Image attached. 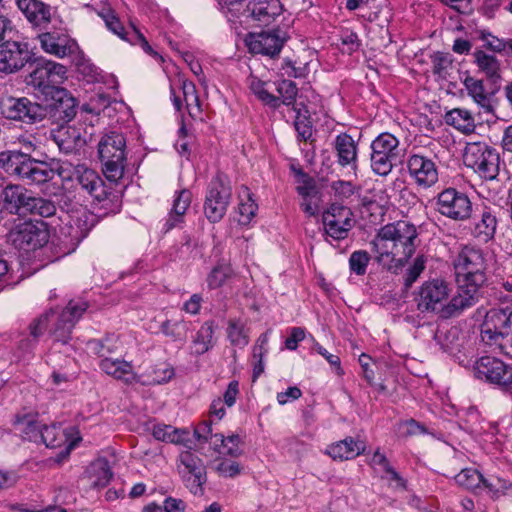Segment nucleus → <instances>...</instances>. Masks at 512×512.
I'll return each instance as SVG.
<instances>
[{"label":"nucleus","mask_w":512,"mask_h":512,"mask_svg":"<svg viewBox=\"0 0 512 512\" xmlns=\"http://www.w3.org/2000/svg\"><path fill=\"white\" fill-rule=\"evenodd\" d=\"M452 266L456 293L442 309V316L445 319L458 316L476 305L488 283L486 255L483 249L476 245H462L452 260Z\"/></svg>","instance_id":"obj_1"},{"label":"nucleus","mask_w":512,"mask_h":512,"mask_svg":"<svg viewBox=\"0 0 512 512\" xmlns=\"http://www.w3.org/2000/svg\"><path fill=\"white\" fill-rule=\"evenodd\" d=\"M414 224L399 220L382 226L371 241L375 260L388 271L397 273L413 256L418 246Z\"/></svg>","instance_id":"obj_2"},{"label":"nucleus","mask_w":512,"mask_h":512,"mask_svg":"<svg viewBox=\"0 0 512 512\" xmlns=\"http://www.w3.org/2000/svg\"><path fill=\"white\" fill-rule=\"evenodd\" d=\"M18 149L0 152V167L9 175L17 177L27 185L40 186L52 181L56 171L43 160L32 157L39 141L33 134H21L14 140Z\"/></svg>","instance_id":"obj_3"},{"label":"nucleus","mask_w":512,"mask_h":512,"mask_svg":"<svg viewBox=\"0 0 512 512\" xmlns=\"http://www.w3.org/2000/svg\"><path fill=\"white\" fill-rule=\"evenodd\" d=\"M125 147L124 135L116 131L104 134L99 141L98 154L108 181L116 182L123 177L126 163Z\"/></svg>","instance_id":"obj_4"},{"label":"nucleus","mask_w":512,"mask_h":512,"mask_svg":"<svg viewBox=\"0 0 512 512\" xmlns=\"http://www.w3.org/2000/svg\"><path fill=\"white\" fill-rule=\"evenodd\" d=\"M464 164L481 178L494 180L499 174L500 155L497 150L483 142L468 143L463 155Z\"/></svg>","instance_id":"obj_5"},{"label":"nucleus","mask_w":512,"mask_h":512,"mask_svg":"<svg viewBox=\"0 0 512 512\" xmlns=\"http://www.w3.org/2000/svg\"><path fill=\"white\" fill-rule=\"evenodd\" d=\"M281 0H248L236 22L252 28H265L274 24L283 14Z\"/></svg>","instance_id":"obj_6"},{"label":"nucleus","mask_w":512,"mask_h":512,"mask_svg":"<svg viewBox=\"0 0 512 512\" xmlns=\"http://www.w3.org/2000/svg\"><path fill=\"white\" fill-rule=\"evenodd\" d=\"M33 65L35 66L27 76L26 83L37 90L42 97L59 88L58 85L67 78V69L60 63L35 57Z\"/></svg>","instance_id":"obj_7"},{"label":"nucleus","mask_w":512,"mask_h":512,"mask_svg":"<svg viewBox=\"0 0 512 512\" xmlns=\"http://www.w3.org/2000/svg\"><path fill=\"white\" fill-rule=\"evenodd\" d=\"M231 195L228 177L218 172L208 185L204 202V214L211 223H217L224 217Z\"/></svg>","instance_id":"obj_8"},{"label":"nucleus","mask_w":512,"mask_h":512,"mask_svg":"<svg viewBox=\"0 0 512 512\" xmlns=\"http://www.w3.org/2000/svg\"><path fill=\"white\" fill-rule=\"evenodd\" d=\"M12 245L19 249L34 251L45 246L50 238L49 226L42 220L25 221L16 225L8 234Z\"/></svg>","instance_id":"obj_9"},{"label":"nucleus","mask_w":512,"mask_h":512,"mask_svg":"<svg viewBox=\"0 0 512 512\" xmlns=\"http://www.w3.org/2000/svg\"><path fill=\"white\" fill-rule=\"evenodd\" d=\"M371 169L379 176H387L399 159V140L391 133L379 134L371 143Z\"/></svg>","instance_id":"obj_10"},{"label":"nucleus","mask_w":512,"mask_h":512,"mask_svg":"<svg viewBox=\"0 0 512 512\" xmlns=\"http://www.w3.org/2000/svg\"><path fill=\"white\" fill-rule=\"evenodd\" d=\"M435 210L457 222L470 220L474 211L469 196L453 187L446 188L437 194Z\"/></svg>","instance_id":"obj_11"},{"label":"nucleus","mask_w":512,"mask_h":512,"mask_svg":"<svg viewBox=\"0 0 512 512\" xmlns=\"http://www.w3.org/2000/svg\"><path fill=\"white\" fill-rule=\"evenodd\" d=\"M35 62V53L26 41L6 40L0 43V72L14 74Z\"/></svg>","instance_id":"obj_12"},{"label":"nucleus","mask_w":512,"mask_h":512,"mask_svg":"<svg viewBox=\"0 0 512 512\" xmlns=\"http://www.w3.org/2000/svg\"><path fill=\"white\" fill-rule=\"evenodd\" d=\"M47 110V118L55 123H69L78 111V101L70 91L59 87L42 98Z\"/></svg>","instance_id":"obj_13"},{"label":"nucleus","mask_w":512,"mask_h":512,"mask_svg":"<svg viewBox=\"0 0 512 512\" xmlns=\"http://www.w3.org/2000/svg\"><path fill=\"white\" fill-rule=\"evenodd\" d=\"M476 378L512 391V367L501 359L483 356L473 365Z\"/></svg>","instance_id":"obj_14"},{"label":"nucleus","mask_w":512,"mask_h":512,"mask_svg":"<svg viewBox=\"0 0 512 512\" xmlns=\"http://www.w3.org/2000/svg\"><path fill=\"white\" fill-rule=\"evenodd\" d=\"M450 293L449 284L443 279L425 281L419 288L415 302L421 313L437 312L442 318L443 302Z\"/></svg>","instance_id":"obj_15"},{"label":"nucleus","mask_w":512,"mask_h":512,"mask_svg":"<svg viewBox=\"0 0 512 512\" xmlns=\"http://www.w3.org/2000/svg\"><path fill=\"white\" fill-rule=\"evenodd\" d=\"M179 462L181 464V466H178L179 474L186 488L194 495H203V486L207 481L203 460L195 453L187 450L179 455Z\"/></svg>","instance_id":"obj_16"},{"label":"nucleus","mask_w":512,"mask_h":512,"mask_svg":"<svg viewBox=\"0 0 512 512\" xmlns=\"http://www.w3.org/2000/svg\"><path fill=\"white\" fill-rule=\"evenodd\" d=\"M322 221L325 233L334 240L347 238L354 225L351 209L336 203L331 204L323 213Z\"/></svg>","instance_id":"obj_17"},{"label":"nucleus","mask_w":512,"mask_h":512,"mask_svg":"<svg viewBox=\"0 0 512 512\" xmlns=\"http://www.w3.org/2000/svg\"><path fill=\"white\" fill-rule=\"evenodd\" d=\"M86 309V303H75L73 301H70L57 317L56 311L52 309L54 311V316L50 318L48 324L52 320H55L54 327L51 330V334L55 341L62 344H67L69 342L75 323L79 320Z\"/></svg>","instance_id":"obj_18"},{"label":"nucleus","mask_w":512,"mask_h":512,"mask_svg":"<svg viewBox=\"0 0 512 512\" xmlns=\"http://www.w3.org/2000/svg\"><path fill=\"white\" fill-rule=\"evenodd\" d=\"M471 219L469 231L474 239L483 243L494 239L498 227L497 212L494 208L485 205L476 207Z\"/></svg>","instance_id":"obj_19"},{"label":"nucleus","mask_w":512,"mask_h":512,"mask_svg":"<svg viewBox=\"0 0 512 512\" xmlns=\"http://www.w3.org/2000/svg\"><path fill=\"white\" fill-rule=\"evenodd\" d=\"M7 118L34 124L47 118L45 102H33L26 97L13 99L7 107Z\"/></svg>","instance_id":"obj_20"},{"label":"nucleus","mask_w":512,"mask_h":512,"mask_svg":"<svg viewBox=\"0 0 512 512\" xmlns=\"http://www.w3.org/2000/svg\"><path fill=\"white\" fill-rule=\"evenodd\" d=\"M41 48L49 54L59 58H64L75 52L77 44L65 29L54 28L51 31H45L38 35Z\"/></svg>","instance_id":"obj_21"},{"label":"nucleus","mask_w":512,"mask_h":512,"mask_svg":"<svg viewBox=\"0 0 512 512\" xmlns=\"http://www.w3.org/2000/svg\"><path fill=\"white\" fill-rule=\"evenodd\" d=\"M117 182L109 181L106 184L101 179L100 184H97L90 194L94 199V208L102 211L101 215L103 216L116 214L121 210L122 196L121 192L115 187Z\"/></svg>","instance_id":"obj_22"},{"label":"nucleus","mask_w":512,"mask_h":512,"mask_svg":"<svg viewBox=\"0 0 512 512\" xmlns=\"http://www.w3.org/2000/svg\"><path fill=\"white\" fill-rule=\"evenodd\" d=\"M286 38L281 35L280 29L250 33L246 40L249 51L270 57L278 55Z\"/></svg>","instance_id":"obj_23"},{"label":"nucleus","mask_w":512,"mask_h":512,"mask_svg":"<svg viewBox=\"0 0 512 512\" xmlns=\"http://www.w3.org/2000/svg\"><path fill=\"white\" fill-rule=\"evenodd\" d=\"M55 171L63 180L76 181L89 195L102 179L93 169L84 164L74 165L68 161L63 162Z\"/></svg>","instance_id":"obj_24"},{"label":"nucleus","mask_w":512,"mask_h":512,"mask_svg":"<svg viewBox=\"0 0 512 512\" xmlns=\"http://www.w3.org/2000/svg\"><path fill=\"white\" fill-rule=\"evenodd\" d=\"M409 175L418 186L431 187L438 181V170L432 158L422 154H411L407 160Z\"/></svg>","instance_id":"obj_25"},{"label":"nucleus","mask_w":512,"mask_h":512,"mask_svg":"<svg viewBox=\"0 0 512 512\" xmlns=\"http://www.w3.org/2000/svg\"><path fill=\"white\" fill-rule=\"evenodd\" d=\"M32 193L20 184H8L0 190V200L7 214L26 216Z\"/></svg>","instance_id":"obj_26"},{"label":"nucleus","mask_w":512,"mask_h":512,"mask_svg":"<svg viewBox=\"0 0 512 512\" xmlns=\"http://www.w3.org/2000/svg\"><path fill=\"white\" fill-rule=\"evenodd\" d=\"M18 9L35 28L46 30L55 21L53 8L41 0H15Z\"/></svg>","instance_id":"obj_27"},{"label":"nucleus","mask_w":512,"mask_h":512,"mask_svg":"<svg viewBox=\"0 0 512 512\" xmlns=\"http://www.w3.org/2000/svg\"><path fill=\"white\" fill-rule=\"evenodd\" d=\"M60 125L51 131V139L58 146L59 150L65 154L78 152L86 143L81 132L74 126Z\"/></svg>","instance_id":"obj_28"},{"label":"nucleus","mask_w":512,"mask_h":512,"mask_svg":"<svg viewBox=\"0 0 512 512\" xmlns=\"http://www.w3.org/2000/svg\"><path fill=\"white\" fill-rule=\"evenodd\" d=\"M334 149L337 155V163L341 167H349L354 174L358 168V145L348 133H340L336 136Z\"/></svg>","instance_id":"obj_29"},{"label":"nucleus","mask_w":512,"mask_h":512,"mask_svg":"<svg viewBox=\"0 0 512 512\" xmlns=\"http://www.w3.org/2000/svg\"><path fill=\"white\" fill-rule=\"evenodd\" d=\"M99 366L103 372L126 384L139 382V376L133 371L130 362L119 359H101Z\"/></svg>","instance_id":"obj_30"},{"label":"nucleus","mask_w":512,"mask_h":512,"mask_svg":"<svg viewBox=\"0 0 512 512\" xmlns=\"http://www.w3.org/2000/svg\"><path fill=\"white\" fill-rule=\"evenodd\" d=\"M366 445L362 440L346 437L328 446L327 454L334 460H350L365 452Z\"/></svg>","instance_id":"obj_31"},{"label":"nucleus","mask_w":512,"mask_h":512,"mask_svg":"<svg viewBox=\"0 0 512 512\" xmlns=\"http://www.w3.org/2000/svg\"><path fill=\"white\" fill-rule=\"evenodd\" d=\"M191 199L192 194L188 189H182L177 192V195L173 201L172 209L163 225V231L165 233L169 232L178 226V224L183 222L184 214L190 206Z\"/></svg>","instance_id":"obj_32"},{"label":"nucleus","mask_w":512,"mask_h":512,"mask_svg":"<svg viewBox=\"0 0 512 512\" xmlns=\"http://www.w3.org/2000/svg\"><path fill=\"white\" fill-rule=\"evenodd\" d=\"M498 319L495 309H490L485 316V320L482 324L481 339L482 341L492 347L497 346L503 353V341L505 340L502 331L494 323V320Z\"/></svg>","instance_id":"obj_33"},{"label":"nucleus","mask_w":512,"mask_h":512,"mask_svg":"<svg viewBox=\"0 0 512 512\" xmlns=\"http://www.w3.org/2000/svg\"><path fill=\"white\" fill-rule=\"evenodd\" d=\"M53 316L54 311L51 308L39 317L35 318L29 325V335L31 338L21 339L19 342V348L24 351L31 350L38 342L39 337L48 328V322Z\"/></svg>","instance_id":"obj_34"},{"label":"nucleus","mask_w":512,"mask_h":512,"mask_svg":"<svg viewBox=\"0 0 512 512\" xmlns=\"http://www.w3.org/2000/svg\"><path fill=\"white\" fill-rule=\"evenodd\" d=\"M473 56L474 63L489 80L495 83L501 79L500 62L496 56L487 54L481 49H476L473 53Z\"/></svg>","instance_id":"obj_35"},{"label":"nucleus","mask_w":512,"mask_h":512,"mask_svg":"<svg viewBox=\"0 0 512 512\" xmlns=\"http://www.w3.org/2000/svg\"><path fill=\"white\" fill-rule=\"evenodd\" d=\"M497 318L494 323L500 328L505 338L503 341V354L512 358V309L494 308Z\"/></svg>","instance_id":"obj_36"},{"label":"nucleus","mask_w":512,"mask_h":512,"mask_svg":"<svg viewBox=\"0 0 512 512\" xmlns=\"http://www.w3.org/2000/svg\"><path fill=\"white\" fill-rule=\"evenodd\" d=\"M445 123L453 126L464 134H470L475 130L474 118L468 110L455 108L444 116Z\"/></svg>","instance_id":"obj_37"},{"label":"nucleus","mask_w":512,"mask_h":512,"mask_svg":"<svg viewBox=\"0 0 512 512\" xmlns=\"http://www.w3.org/2000/svg\"><path fill=\"white\" fill-rule=\"evenodd\" d=\"M296 113L294 128L297 132V138L300 141H308L313 135V124L308 108L303 103H298L293 107Z\"/></svg>","instance_id":"obj_38"},{"label":"nucleus","mask_w":512,"mask_h":512,"mask_svg":"<svg viewBox=\"0 0 512 512\" xmlns=\"http://www.w3.org/2000/svg\"><path fill=\"white\" fill-rule=\"evenodd\" d=\"M89 472L95 478L92 483L93 488L106 487L113 477L109 461L105 457L94 460L89 466Z\"/></svg>","instance_id":"obj_39"},{"label":"nucleus","mask_w":512,"mask_h":512,"mask_svg":"<svg viewBox=\"0 0 512 512\" xmlns=\"http://www.w3.org/2000/svg\"><path fill=\"white\" fill-rule=\"evenodd\" d=\"M214 325L211 321H206L197 331L193 339V353L197 356L208 352L213 346Z\"/></svg>","instance_id":"obj_40"},{"label":"nucleus","mask_w":512,"mask_h":512,"mask_svg":"<svg viewBox=\"0 0 512 512\" xmlns=\"http://www.w3.org/2000/svg\"><path fill=\"white\" fill-rule=\"evenodd\" d=\"M189 324V322H186L183 319H168L161 324L160 330L173 342L184 344L187 340Z\"/></svg>","instance_id":"obj_41"},{"label":"nucleus","mask_w":512,"mask_h":512,"mask_svg":"<svg viewBox=\"0 0 512 512\" xmlns=\"http://www.w3.org/2000/svg\"><path fill=\"white\" fill-rule=\"evenodd\" d=\"M464 86L468 94L482 108L489 109L491 107L490 96L486 93L482 80L467 76L464 80Z\"/></svg>","instance_id":"obj_42"},{"label":"nucleus","mask_w":512,"mask_h":512,"mask_svg":"<svg viewBox=\"0 0 512 512\" xmlns=\"http://www.w3.org/2000/svg\"><path fill=\"white\" fill-rule=\"evenodd\" d=\"M14 424L23 426L21 431L24 439L36 443L40 442V434H42V428H44V424L36 421L33 416L17 415Z\"/></svg>","instance_id":"obj_43"},{"label":"nucleus","mask_w":512,"mask_h":512,"mask_svg":"<svg viewBox=\"0 0 512 512\" xmlns=\"http://www.w3.org/2000/svg\"><path fill=\"white\" fill-rule=\"evenodd\" d=\"M432 72L438 78L446 80L450 75L454 59L450 53L437 51L431 56Z\"/></svg>","instance_id":"obj_44"},{"label":"nucleus","mask_w":512,"mask_h":512,"mask_svg":"<svg viewBox=\"0 0 512 512\" xmlns=\"http://www.w3.org/2000/svg\"><path fill=\"white\" fill-rule=\"evenodd\" d=\"M98 16L103 19L106 27L115 35L120 37L123 40L130 39L128 37L129 33L125 31L123 24L121 23L119 17L115 13V11L110 7H103L101 10L97 12Z\"/></svg>","instance_id":"obj_45"},{"label":"nucleus","mask_w":512,"mask_h":512,"mask_svg":"<svg viewBox=\"0 0 512 512\" xmlns=\"http://www.w3.org/2000/svg\"><path fill=\"white\" fill-rule=\"evenodd\" d=\"M266 83L256 77L250 80L249 88L252 93L264 104L272 109H278L280 102L277 96L270 93L266 88Z\"/></svg>","instance_id":"obj_46"},{"label":"nucleus","mask_w":512,"mask_h":512,"mask_svg":"<svg viewBox=\"0 0 512 512\" xmlns=\"http://www.w3.org/2000/svg\"><path fill=\"white\" fill-rule=\"evenodd\" d=\"M234 275L233 269L228 263H218L209 273L207 284L210 289L223 286Z\"/></svg>","instance_id":"obj_47"},{"label":"nucleus","mask_w":512,"mask_h":512,"mask_svg":"<svg viewBox=\"0 0 512 512\" xmlns=\"http://www.w3.org/2000/svg\"><path fill=\"white\" fill-rule=\"evenodd\" d=\"M56 213V206L53 201L42 197H36L31 195L28 207L27 215L33 214L41 217H51Z\"/></svg>","instance_id":"obj_48"},{"label":"nucleus","mask_w":512,"mask_h":512,"mask_svg":"<svg viewBox=\"0 0 512 512\" xmlns=\"http://www.w3.org/2000/svg\"><path fill=\"white\" fill-rule=\"evenodd\" d=\"M276 90L279 94L278 99L281 105L293 107L297 105L296 97L298 94V88L295 82L288 79H283L276 83Z\"/></svg>","instance_id":"obj_49"},{"label":"nucleus","mask_w":512,"mask_h":512,"mask_svg":"<svg viewBox=\"0 0 512 512\" xmlns=\"http://www.w3.org/2000/svg\"><path fill=\"white\" fill-rule=\"evenodd\" d=\"M213 469L221 477L234 478L242 473L243 466H241L237 461L219 456L213 461Z\"/></svg>","instance_id":"obj_50"},{"label":"nucleus","mask_w":512,"mask_h":512,"mask_svg":"<svg viewBox=\"0 0 512 512\" xmlns=\"http://www.w3.org/2000/svg\"><path fill=\"white\" fill-rule=\"evenodd\" d=\"M483 486L488 489L494 499L512 494V482L500 477H483Z\"/></svg>","instance_id":"obj_51"},{"label":"nucleus","mask_w":512,"mask_h":512,"mask_svg":"<svg viewBox=\"0 0 512 512\" xmlns=\"http://www.w3.org/2000/svg\"><path fill=\"white\" fill-rule=\"evenodd\" d=\"M182 90L187 104L188 113L192 118H196L201 113L199 97L196 94L195 85L192 82L184 81Z\"/></svg>","instance_id":"obj_52"},{"label":"nucleus","mask_w":512,"mask_h":512,"mask_svg":"<svg viewBox=\"0 0 512 512\" xmlns=\"http://www.w3.org/2000/svg\"><path fill=\"white\" fill-rule=\"evenodd\" d=\"M117 339L114 336L106 337L102 340H91L89 346L92 351L102 359H110L108 355L113 354L117 350Z\"/></svg>","instance_id":"obj_53"},{"label":"nucleus","mask_w":512,"mask_h":512,"mask_svg":"<svg viewBox=\"0 0 512 512\" xmlns=\"http://www.w3.org/2000/svg\"><path fill=\"white\" fill-rule=\"evenodd\" d=\"M227 334L231 344L234 346L244 347L249 342L248 336L244 331V326L239 320H229Z\"/></svg>","instance_id":"obj_54"},{"label":"nucleus","mask_w":512,"mask_h":512,"mask_svg":"<svg viewBox=\"0 0 512 512\" xmlns=\"http://www.w3.org/2000/svg\"><path fill=\"white\" fill-rule=\"evenodd\" d=\"M455 481L465 489H473L483 482V476L475 469H462L456 476Z\"/></svg>","instance_id":"obj_55"},{"label":"nucleus","mask_w":512,"mask_h":512,"mask_svg":"<svg viewBox=\"0 0 512 512\" xmlns=\"http://www.w3.org/2000/svg\"><path fill=\"white\" fill-rule=\"evenodd\" d=\"M40 442L48 448H57L64 443V435L56 426L44 425L42 434H40Z\"/></svg>","instance_id":"obj_56"},{"label":"nucleus","mask_w":512,"mask_h":512,"mask_svg":"<svg viewBox=\"0 0 512 512\" xmlns=\"http://www.w3.org/2000/svg\"><path fill=\"white\" fill-rule=\"evenodd\" d=\"M371 257L365 250H357L351 253L349 257V267L357 275H364L367 270Z\"/></svg>","instance_id":"obj_57"},{"label":"nucleus","mask_w":512,"mask_h":512,"mask_svg":"<svg viewBox=\"0 0 512 512\" xmlns=\"http://www.w3.org/2000/svg\"><path fill=\"white\" fill-rule=\"evenodd\" d=\"M425 269V260L422 256L416 257L413 265L410 266L404 277V284L406 287H410L420 276Z\"/></svg>","instance_id":"obj_58"},{"label":"nucleus","mask_w":512,"mask_h":512,"mask_svg":"<svg viewBox=\"0 0 512 512\" xmlns=\"http://www.w3.org/2000/svg\"><path fill=\"white\" fill-rule=\"evenodd\" d=\"M336 197L341 200L350 198L355 193V187L350 181L338 180L331 185Z\"/></svg>","instance_id":"obj_59"},{"label":"nucleus","mask_w":512,"mask_h":512,"mask_svg":"<svg viewBox=\"0 0 512 512\" xmlns=\"http://www.w3.org/2000/svg\"><path fill=\"white\" fill-rule=\"evenodd\" d=\"M400 431L403 436H415L427 433V428L414 419H409L400 424Z\"/></svg>","instance_id":"obj_60"},{"label":"nucleus","mask_w":512,"mask_h":512,"mask_svg":"<svg viewBox=\"0 0 512 512\" xmlns=\"http://www.w3.org/2000/svg\"><path fill=\"white\" fill-rule=\"evenodd\" d=\"M257 209H258V205L251 198H248V200L246 202L240 203V205H239V213H240L239 222L241 224H248L252 220V218L255 216Z\"/></svg>","instance_id":"obj_61"},{"label":"nucleus","mask_w":512,"mask_h":512,"mask_svg":"<svg viewBox=\"0 0 512 512\" xmlns=\"http://www.w3.org/2000/svg\"><path fill=\"white\" fill-rule=\"evenodd\" d=\"M132 28L133 31L131 33V37L130 39H127V41L132 44H139L147 54L152 55L153 57H160L159 54L150 46L144 35L135 26L132 25Z\"/></svg>","instance_id":"obj_62"},{"label":"nucleus","mask_w":512,"mask_h":512,"mask_svg":"<svg viewBox=\"0 0 512 512\" xmlns=\"http://www.w3.org/2000/svg\"><path fill=\"white\" fill-rule=\"evenodd\" d=\"M176 433V430H173L171 426L167 425H156L152 432L155 439L166 442L177 441Z\"/></svg>","instance_id":"obj_63"},{"label":"nucleus","mask_w":512,"mask_h":512,"mask_svg":"<svg viewBox=\"0 0 512 512\" xmlns=\"http://www.w3.org/2000/svg\"><path fill=\"white\" fill-rule=\"evenodd\" d=\"M154 377L152 380V384H164L169 382L174 376V369L169 365H165V367H157L153 370Z\"/></svg>","instance_id":"obj_64"}]
</instances>
